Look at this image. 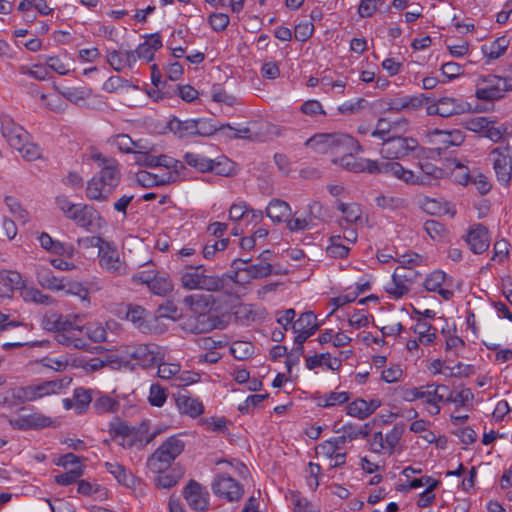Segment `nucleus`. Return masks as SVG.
Returning a JSON list of instances; mask_svg holds the SVG:
<instances>
[{"mask_svg":"<svg viewBox=\"0 0 512 512\" xmlns=\"http://www.w3.org/2000/svg\"><path fill=\"white\" fill-rule=\"evenodd\" d=\"M180 283L186 290L210 293L220 292L223 288V279L217 274H208L207 268L202 264L184 266L180 273Z\"/></svg>","mask_w":512,"mask_h":512,"instance_id":"nucleus-1","label":"nucleus"},{"mask_svg":"<svg viewBox=\"0 0 512 512\" xmlns=\"http://www.w3.org/2000/svg\"><path fill=\"white\" fill-rule=\"evenodd\" d=\"M184 448L185 443L179 435L170 436L148 457L146 466L153 473H163Z\"/></svg>","mask_w":512,"mask_h":512,"instance_id":"nucleus-2","label":"nucleus"},{"mask_svg":"<svg viewBox=\"0 0 512 512\" xmlns=\"http://www.w3.org/2000/svg\"><path fill=\"white\" fill-rule=\"evenodd\" d=\"M475 96L482 101H496L504 97L505 92L512 90V78L498 75H481L476 80Z\"/></svg>","mask_w":512,"mask_h":512,"instance_id":"nucleus-3","label":"nucleus"},{"mask_svg":"<svg viewBox=\"0 0 512 512\" xmlns=\"http://www.w3.org/2000/svg\"><path fill=\"white\" fill-rule=\"evenodd\" d=\"M353 142V138L345 134H318L309 138L305 145L316 153L325 154L349 151Z\"/></svg>","mask_w":512,"mask_h":512,"instance_id":"nucleus-4","label":"nucleus"},{"mask_svg":"<svg viewBox=\"0 0 512 512\" xmlns=\"http://www.w3.org/2000/svg\"><path fill=\"white\" fill-rule=\"evenodd\" d=\"M471 110V105L462 98L444 96L440 97L426 106V113L429 116H440L448 118L465 114Z\"/></svg>","mask_w":512,"mask_h":512,"instance_id":"nucleus-5","label":"nucleus"},{"mask_svg":"<svg viewBox=\"0 0 512 512\" xmlns=\"http://www.w3.org/2000/svg\"><path fill=\"white\" fill-rule=\"evenodd\" d=\"M125 354L128 358L145 369L155 366L164 359V355L158 345L137 344L130 345L125 348Z\"/></svg>","mask_w":512,"mask_h":512,"instance_id":"nucleus-6","label":"nucleus"},{"mask_svg":"<svg viewBox=\"0 0 512 512\" xmlns=\"http://www.w3.org/2000/svg\"><path fill=\"white\" fill-rule=\"evenodd\" d=\"M418 148V142L414 138L399 135L383 141L380 154L383 159L396 160L409 156Z\"/></svg>","mask_w":512,"mask_h":512,"instance_id":"nucleus-7","label":"nucleus"},{"mask_svg":"<svg viewBox=\"0 0 512 512\" xmlns=\"http://www.w3.org/2000/svg\"><path fill=\"white\" fill-rule=\"evenodd\" d=\"M89 157L100 169L98 177L107 182L115 190L121 181L119 162L113 157H107L96 149H92Z\"/></svg>","mask_w":512,"mask_h":512,"instance_id":"nucleus-8","label":"nucleus"},{"mask_svg":"<svg viewBox=\"0 0 512 512\" xmlns=\"http://www.w3.org/2000/svg\"><path fill=\"white\" fill-rule=\"evenodd\" d=\"M181 327L190 334H204L215 329H224L226 322L220 316L192 314L183 320Z\"/></svg>","mask_w":512,"mask_h":512,"instance_id":"nucleus-9","label":"nucleus"},{"mask_svg":"<svg viewBox=\"0 0 512 512\" xmlns=\"http://www.w3.org/2000/svg\"><path fill=\"white\" fill-rule=\"evenodd\" d=\"M212 491L217 497L228 502L238 501L244 494L242 485L225 473L214 478Z\"/></svg>","mask_w":512,"mask_h":512,"instance_id":"nucleus-10","label":"nucleus"},{"mask_svg":"<svg viewBox=\"0 0 512 512\" xmlns=\"http://www.w3.org/2000/svg\"><path fill=\"white\" fill-rule=\"evenodd\" d=\"M409 122L406 118L400 117L391 120L386 117H381L377 120L375 128L371 131L370 135L379 140L386 141L388 138L396 137L407 132Z\"/></svg>","mask_w":512,"mask_h":512,"instance_id":"nucleus-11","label":"nucleus"},{"mask_svg":"<svg viewBox=\"0 0 512 512\" xmlns=\"http://www.w3.org/2000/svg\"><path fill=\"white\" fill-rule=\"evenodd\" d=\"M0 130L7 143L14 149L21 147L25 140L30 139L29 133L7 114L0 116Z\"/></svg>","mask_w":512,"mask_h":512,"instance_id":"nucleus-12","label":"nucleus"},{"mask_svg":"<svg viewBox=\"0 0 512 512\" xmlns=\"http://www.w3.org/2000/svg\"><path fill=\"white\" fill-rule=\"evenodd\" d=\"M100 266L114 275H123L126 273V264L120 259L119 252L115 245L107 242L98 250Z\"/></svg>","mask_w":512,"mask_h":512,"instance_id":"nucleus-13","label":"nucleus"},{"mask_svg":"<svg viewBox=\"0 0 512 512\" xmlns=\"http://www.w3.org/2000/svg\"><path fill=\"white\" fill-rule=\"evenodd\" d=\"M372 174H384L392 176L407 184L414 185V172L404 168L399 162H396L395 160H375Z\"/></svg>","mask_w":512,"mask_h":512,"instance_id":"nucleus-14","label":"nucleus"},{"mask_svg":"<svg viewBox=\"0 0 512 512\" xmlns=\"http://www.w3.org/2000/svg\"><path fill=\"white\" fill-rule=\"evenodd\" d=\"M465 241L473 253L482 254L490 245L489 231L482 224H475L469 229Z\"/></svg>","mask_w":512,"mask_h":512,"instance_id":"nucleus-15","label":"nucleus"},{"mask_svg":"<svg viewBox=\"0 0 512 512\" xmlns=\"http://www.w3.org/2000/svg\"><path fill=\"white\" fill-rule=\"evenodd\" d=\"M183 496L189 507L195 511H204L208 507V492L194 480L189 481L184 489Z\"/></svg>","mask_w":512,"mask_h":512,"instance_id":"nucleus-16","label":"nucleus"},{"mask_svg":"<svg viewBox=\"0 0 512 512\" xmlns=\"http://www.w3.org/2000/svg\"><path fill=\"white\" fill-rule=\"evenodd\" d=\"M69 219L77 226L90 230L102 217L93 206L79 203Z\"/></svg>","mask_w":512,"mask_h":512,"instance_id":"nucleus-17","label":"nucleus"},{"mask_svg":"<svg viewBox=\"0 0 512 512\" xmlns=\"http://www.w3.org/2000/svg\"><path fill=\"white\" fill-rule=\"evenodd\" d=\"M183 302L189 308L191 314L212 316L211 311L217 301L212 294H192L186 296Z\"/></svg>","mask_w":512,"mask_h":512,"instance_id":"nucleus-18","label":"nucleus"},{"mask_svg":"<svg viewBox=\"0 0 512 512\" xmlns=\"http://www.w3.org/2000/svg\"><path fill=\"white\" fill-rule=\"evenodd\" d=\"M78 318L77 315L64 316L60 313L49 311L43 316L41 326L46 331L58 334L68 328H72V323Z\"/></svg>","mask_w":512,"mask_h":512,"instance_id":"nucleus-19","label":"nucleus"},{"mask_svg":"<svg viewBox=\"0 0 512 512\" xmlns=\"http://www.w3.org/2000/svg\"><path fill=\"white\" fill-rule=\"evenodd\" d=\"M344 155L340 158H334L332 161L334 164L340 165L342 168L351 172H368L372 174V169L375 160L357 158L348 151L343 152Z\"/></svg>","mask_w":512,"mask_h":512,"instance_id":"nucleus-20","label":"nucleus"},{"mask_svg":"<svg viewBox=\"0 0 512 512\" xmlns=\"http://www.w3.org/2000/svg\"><path fill=\"white\" fill-rule=\"evenodd\" d=\"M493 156V168L498 181L508 185L512 176V161L508 155L503 154L498 148L491 152Z\"/></svg>","mask_w":512,"mask_h":512,"instance_id":"nucleus-21","label":"nucleus"},{"mask_svg":"<svg viewBox=\"0 0 512 512\" xmlns=\"http://www.w3.org/2000/svg\"><path fill=\"white\" fill-rule=\"evenodd\" d=\"M23 286L22 276L13 270L0 271V300L11 298L14 290Z\"/></svg>","mask_w":512,"mask_h":512,"instance_id":"nucleus-22","label":"nucleus"},{"mask_svg":"<svg viewBox=\"0 0 512 512\" xmlns=\"http://www.w3.org/2000/svg\"><path fill=\"white\" fill-rule=\"evenodd\" d=\"M421 172L414 174V185H433L438 179L448 175L447 171L431 162L420 163Z\"/></svg>","mask_w":512,"mask_h":512,"instance_id":"nucleus-23","label":"nucleus"},{"mask_svg":"<svg viewBox=\"0 0 512 512\" xmlns=\"http://www.w3.org/2000/svg\"><path fill=\"white\" fill-rule=\"evenodd\" d=\"M113 192L114 189L111 185H108L107 182L103 181L97 175L93 176L87 182L86 197L90 200L105 202Z\"/></svg>","mask_w":512,"mask_h":512,"instance_id":"nucleus-24","label":"nucleus"},{"mask_svg":"<svg viewBox=\"0 0 512 512\" xmlns=\"http://www.w3.org/2000/svg\"><path fill=\"white\" fill-rule=\"evenodd\" d=\"M381 405L378 399H372L367 402L364 399L358 398L346 406V413L352 417L364 420L373 414Z\"/></svg>","mask_w":512,"mask_h":512,"instance_id":"nucleus-25","label":"nucleus"},{"mask_svg":"<svg viewBox=\"0 0 512 512\" xmlns=\"http://www.w3.org/2000/svg\"><path fill=\"white\" fill-rule=\"evenodd\" d=\"M70 382L71 379L64 378L60 380L44 381L40 384L29 385L31 389V400L34 401L44 396L56 394L64 387L68 386Z\"/></svg>","mask_w":512,"mask_h":512,"instance_id":"nucleus-26","label":"nucleus"},{"mask_svg":"<svg viewBox=\"0 0 512 512\" xmlns=\"http://www.w3.org/2000/svg\"><path fill=\"white\" fill-rule=\"evenodd\" d=\"M81 332V326L76 325L75 321L74 323H72V328H68L67 330L55 334L54 339L57 343L61 345L76 349H83L86 347L87 343L83 338L77 335V333Z\"/></svg>","mask_w":512,"mask_h":512,"instance_id":"nucleus-27","label":"nucleus"},{"mask_svg":"<svg viewBox=\"0 0 512 512\" xmlns=\"http://www.w3.org/2000/svg\"><path fill=\"white\" fill-rule=\"evenodd\" d=\"M107 62L115 71H122L124 68H132L136 63L134 51L111 50L107 52Z\"/></svg>","mask_w":512,"mask_h":512,"instance_id":"nucleus-28","label":"nucleus"},{"mask_svg":"<svg viewBox=\"0 0 512 512\" xmlns=\"http://www.w3.org/2000/svg\"><path fill=\"white\" fill-rule=\"evenodd\" d=\"M163 46L162 40L158 33L147 36L145 42L138 45L134 51V55L139 59L150 62L154 59V54Z\"/></svg>","mask_w":512,"mask_h":512,"instance_id":"nucleus-29","label":"nucleus"},{"mask_svg":"<svg viewBox=\"0 0 512 512\" xmlns=\"http://www.w3.org/2000/svg\"><path fill=\"white\" fill-rule=\"evenodd\" d=\"M36 279L38 284L44 288L51 291H60L63 288V279L56 277L53 271L43 265H39L36 268Z\"/></svg>","mask_w":512,"mask_h":512,"instance_id":"nucleus-30","label":"nucleus"},{"mask_svg":"<svg viewBox=\"0 0 512 512\" xmlns=\"http://www.w3.org/2000/svg\"><path fill=\"white\" fill-rule=\"evenodd\" d=\"M446 274L443 271L432 272L424 281V287L429 292L438 293L444 300H449L453 296V292L442 287L445 282Z\"/></svg>","mask_w":512,"mask_h":512,"instance_id":"nucleus-31","label":"nucleus"},{"mask_svg":"<svg viewBox=\"0 0 512 512\" xmlns=\"http://www.w3.org/2000/svg\"><path fill=\"white\" fill-rule=\"evenodd\" d=\"M431 136L435 138L434 141H436L439 144L443 145V148H448L450 146H459L464 142L465 136L462 133V131L458 129L453 130H439L435 129L433 132H431Z\"/></svg>","mask_w":512,"mask_h":512,"instance_id":"nucleus-32","label":"nucleus"},{"mask_svg":"<svg viewBox=\"0 0 512 512\" xmlns=\"http://www.w3.org/2000/svg\"><path fill=\"white\" fill-rule=\"evenodd\" d=\"M266 216L275 223H281L287 220L291 214L290 205L280 199H273L266 208Z\"/></svg>","mask_w":512,"mask_h":512,"instance_id":"nucleus-33","label":"nucleus"},{"mask_svg":"<svg viewBox=\"0 0 512 512\" xmlns=\"http://www.w3.org/2000/svg\"><path fill=\"white\" fill-rule=\"evenodd\" d=\"M176 406L181 413L193 418L201 415L204 410L200 401L188 395H178L176 397Z\"/></svg>","mask_w":512,"mask_h":512,"instance_id":"nucleus-34","label":"nucleus"},{"mask_svg":"<svg viewBox=\"0 0 512 512\" xmlns=\"http://www.w3.org/2000/svg\"><path fill=\"white\" fill-rule=\"evenodd\" d=\"M509 40L502 36L491 42L481 46V51L488 62L500 58L507 50Z\"/></svg>","mask_w":512,"mask_h":512,"instance_id":"nucleus-35","label":"nucleus"},{"mask_svg":"<svg viewBox=\"0 0 512 512\" xmlns=\"http://www.w3.org/2000/svg\"><path fill=\"white\" fill-rule=\"evenodd\" d=\"M296 333V337L294 339V343L296 344V347L291 350L290 353L287 355L286 365L288 370L290 371L291 367L293 365L298 364L300 356L304 352L303 343L313 335V331L305 332V331H293Z\"/></svg>","mask_w":512,"mask_h":512,"instance_id":"nucleus-36","label":"nucleus"},{"mask_svg":"<svg viewBox=\"0 0 512 512\" xmlns=\"http://www.w3.org/2000/svg\"><path fill=\"white\" fill-rule=\"evenodd\" d=\"M168 127L170 131H172L180 138H188L195 136V119H188L182 121L174 117L169 121Z\"/></svg>","mask_w":512,"mask_h":512,"instance_id":"nucleus-37","label":"nucleus"},{"mask_svg":"<svg viewBox=\"0 0 512 512\" xmlns=\"http://www.w3.org/2000/svg\"><path fill=\"white\" fill-rule=\"evenodd\" d=\"M239 270H244V273L247 274L248 279H259L268 277L271 274H281L282 272L279 270L274 271L273 266L269 262H261L255 264H250L245 266V268H239Z\"/></svg>","mask_w":512,"mask_h":512,"instance_id":"nucleus-38","label":"nucleus"},{"mask_svg":"<svg viewBox=\"0 0 512 512\" xmlns=\"http://www.w3.org/2000/svg\"><path fill=\"white\" fill-rule=\"evenodd\" d=\"M105 467L107 471L112 474L119 484L126 487H132L135 484V477L132 473L128 472L125 467L117 462H106Z\"/></svg>","mask_w":512,"mask_h":512,"instance_id":"nucleus-39","label":"nucleus"},{"mask_svg":"<svg viewBox=\"0 0 512 512\" xmlns=\"http://www.w3.org/2000/svg\"><path fill=\"white\" fill-rule=\"evenodd\" d=\"M195 125V136L201 137H209L223 129H232L230 124H222L218 126L212 119L207 118L195 119Z\"/></svg>","mask_w":512,"mask_h":512,"instance_id":"nucleus-40","label":"nucleus"},{"mask_svg":"<svg viewBox=\"0 0 512 512\" xmlns=\"http://www.w3.org/2000/svg\"><path fill=\"white\" fill-rule=\"evenodd\" d=\"M233 315L241 325H249L258 319V312L251 304H239L234 306Z\"/></svg>","mask_w":512,"mask_h":512,"instance_id":"nucleus-41","label":"nucleus"},{"mask_svg":"<svg viewBox=\"0 0 512 512\" xmlns=\"http://www.w3.org/2000/svg\"><path fill=\"white\" fill-rule=\"evenodd\" d=\"M316 315L311 312L307 311L302 314H300L299 318L294 321L292 324V330L293 331H305L310 332L313 331V334L318 329V325L316 323Z\"/></svg>","mask_w":512,"mask_h":512,"instance_id":"nucleus-42","label":"nucleus"},{"mask_svg":"<svg viewBox=\"0 0 512 512\" xmlns=\"http://www.w3.org/2000/svg\"><path fill=\"white\" fill-rule=\"evenodd\" d=\"M21 289V297L25 302H33L36 304L51 305L54 300L51 296L43 294L39 289L34 287H23Z\"/></svg>","mask_w":512,"mask_h":512,"instance_id":"nucleus-43","label":"nucleus"},{"mask_svg":"<svg viewBox=\"0 0 512 512\" xmlns=\"http://www.w3.org/2000/svg\"><path fill=\"white\" fill-rule=\"evenodd\" d=\"M120 403L107 395H99L93 402V408L98 414L117 412Z\"/></svg>","mask_w":512,"mask_h":512,"instance_id":"nucleus-44","label":"nucleus"},{"mask_svg":"<svg viewBox=\"0 0 512 512\" xmlns=\"http://www.w3.org/2000/svg\"><path fill=\"white\" fill-rule=\"evenodd\" d=\"M413 331L418 334V341L424 345L432 344L436 338V329L425 321L419 320Z\"/></svg>","mask_w":512,"mask_h":512,"instance_id":"nucleus-45","label":"nucleus"},{"mask_svg":"<svg viewBox=\"0 0 512 512\" xmlns=\"http://www.w3.org/2000/svg\"><path fill=\"white\" fill-rule=\"evenodd\" d=\"M82 331H85L87 337L94 343L107 342V331L105 326L101 323H88L85 326H81Z\"/></svg>","mask_w":512,"mask_h":512,"instance_id":"nucleus-46","label":"nucleus"},{"mask_svg":"<svg viewBox=\"0 0 512 512\" xmlns=\"http://www.w3.org/2000/svg\"><path fill=\"white\" fill-rule=\"evenodd\" d=\"M185 162L200 172H208L213 168V160L197 153L188 152L184 155Z\"/></svg>","mask_w":512,"mask_h":512,"instance_id":"nucleus-47","label":"nucleus"},{"mask_svg":"<svg viewBox=\"0 0 512 512\" xmlns=\"http://www.w3.org/2000/svg\"><path fill=\"white\" fill-rule=\"evenodd\" d=\"M375 202L378 207L388 210H398L406 206L405 199L391 194L380 195L376 197Z\"/></svg>","mask_w":512,"mask_h":512,"instance_id":"nucleus-48","label":"nucleus"},{"mask_svg":"<svg viewBox=\"0 0 512 512\" xmlns=\"http://www.w3.org/2000/svg\"><path fill=\"white\" fill-rule=\"evenodd\" d=\"M345 438L342 436L334 437L318 446V453L326 457L332 458L345 445Z\"/></svg>","mask_w":512,"mask_h":512,"instance_id":"nucleus-49","label":"nucleus"},{"mask_svg":"<svg viewBox=\"0 0 512 512\" xmlns=\"http://www.w3.org/2000/svg\"><path fill=\"white\" fill-rule=\"evenodd\" d=\"M230 352L237 360H245L254 354V345L248 341H234Z\"/></svg>","mask_w":512,"mask_h":512,"instance_id":"nucleus-50","label":"nucleus"},{"mask_svg":"<svg viewBox=\"0 0 512 512\" xmlns=\"http://www.w3.org/2000/svg\"><path fill=\"white\" fill-rule=\"evenodd\" d=\"M62 284L61 291L78 296L81 300H88L89 291L82 283L64 278Z\"/></svg>","mask_w":512,"mask_h":512,"instance_id":"nucleus-51","label":"nucleus"},{"mask_svg":"<svg viewBox=\"0 0 512 512\" xmlns=\"http://www.w3.org/2000/svg\"><path fill=\"white\" fill-rule=\"evenodd\" d=\"M425 483L427 484V489L422 492L419 496V499L417 501V505L421 508L427 507L435 499V494L433 493V490L436 489L439 485V481L433 479L432 477H426Z\"/></svg>","mask_w":512,"mask_h":512,"instance_id":"nucleus-52","label":"nucleus"},{"mask_svg":"<svg viewBox=\"0 0 512 512\" xmlns=\"http://www.w3.org/2000/svg\"><path fill=\"white\" fill-rule=\"evenodd\" d=\"M350 399L347 392H330L319 399L318 405L324 408L341 405Z\"/></svg>","mask_w":512,"mask_h":512,"instance_id":"nucleus-53","label":"nucleus"},{"mask_svg":"<svg viewBox=\"0 0 512 512\" xmlns=\"http://www.w3.org/2000/svg\"><path fill=\"white\" fill-rule=\"evenodd\" d=\"M16 150L26 161H34L42 157V149L36 143L31 142L30 139L25 140L23 145L16 148Z\"/></svg>","mask_w":512,"mask_h":512,"instance_id":"nucleus-54","label":"nucleus"},{"mask_svg":"<svg viewBox=\"0 0 512 512\" xmlns=\"http://www.w3.org/2000/svg\"><path fill=\"white\" fill-rule=\"evenodd\" d=\"M419 273L411 266H398L394 270V278L398 281H403L410 287L416 281Z\"/></svg>","mask_w":512,"mask_h":512,"instance_id":"nucleus-55","label":"nucleus"},{"mask_svg":"<svg viewBox=\"0 0 512 512\" xmlns=\"http://www.w3.org/2000/svg\"><path fill=\"white\" fill-rule=\"evenodd\" d=\"M23 425L21 428H29V429H39L47 427L51 424L50 418L40 415V414H31L22 417Z\"/></svg>","mask_w":512,"mask_h":512,"instance_id":"nucleus-56","label":"nucleus"},{"mask_svg":"<svg viewBox=\"0 0 512 512\" xmlns=\"http://www.w3.org/2000/svg\"><path fill=\"white\" fill-rule=\"evenodd\" d=\"M5 393L6 396H8V405L14 404L12 400H16L19 403L32 401L30 386L11 388L8 389Z\"/></svg>","mask_w":512,"mask_h":512,"instance_id":"nucleus-57","label":"nucleus"},{"mask_svg":"<svg viewBox=\"0 0 512 512\" xmlns=\"http://www.w3.org/2000/svg\"><path fill=\"white\" fill-rule=\"evenodd\" d=\"M403 434V427L395 425L385 436V453L393 454Z\"/></svg>","mask_w":512,"mask_h":512,"instance_id":"nucleus-58","label":"nucleus"},{"mask_svg":"<svg viewBox=\"0 0 512 512\" xmlns=\"http://www.w3.org/2000/svg\"><path fill=\"white\" fill-rule=\"evenodd\" d=\"M74 407L77 413H82L92 401V396L89 390L77 388L74 391Z\"/></svg>","mask_w":512,"mask_h":512,"instance_id":"nucleus-59","label":"nucleus"},{"mask_svg":"<svg viewBox=\"0 0 512 512\" xmlns=\"http://www.w3.org/2000/svg\"><path fill=\"white\" fill-rule=\"evenodd\" d=\"M338 209L344 214V220L348 223H357L361 219V208L358 204L341 203Z\"/></svg>","mask_w":512,"mask_h":512,"instance_id":"nucleus-60","label":"nucleus"},{"mask_svg":"<svg viewBox=\"0 0 512 512\" xmlns=\"http://www.w3.org/2000/svg\"><path fill=\"white\" fill-rule=\"evenodd\" d=\"M167 399L166 390L158 383L152 384L149 391L148 401L152 406L162 407Z\"/></svg>","mask_w":512,"mask_h":512,"instance_id":"nucleus-61","label":"nucleus"},{"mask_svg":"<svg viewBox=\"0 0 512 512\" xmlns=\"http://www.w3.org/2000/svg\"><path fill=\"white\" fill-rule=\"evenodd\" d=\"M148 288L156 295H166L172 290V284L166 278L153 275V280L149 281Z\"/></svg>","mask_w":512,"mask_h":512,"instance_id":"nucleus-62","label":"nucleus"},{"mask_svg":"<svg viewBox=\"0 0 512 512\" xmlns=\"http://www.w3.org/2000/svg\"><path fill=\"white\" fill-rule=\"evenodd\" d=\"M385 291L392 296L394 299H400L409 291V286L403 281H398L392 275L391 282L385 286Z\"/></svg>","mask_w":512,"mask_h":512,"instance_id":"nucleus-63","label":"nucleus"},{"mask_svg":"<svg viewBox=\"0 0 512 512\" xmlns=\"http://www.w3.org/2000/svg\"><path fill=\"white\" fill-rule=\"evenodd\" d=\"M158 371L157 374L162 379H174L180 373V365L178 363H166L160 361L157 363Z\"/></svg>","mask_w":512,"mask_h":512,"instance_id":"nucleus-64","label":"nucleus"}]
</instances>
